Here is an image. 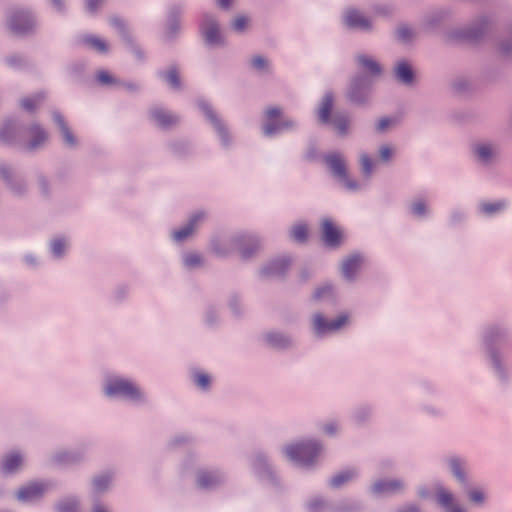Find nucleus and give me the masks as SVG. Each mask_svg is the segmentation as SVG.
<instances>
[{"label": "nucleus", "mask_w": 512, "mask_h": 512, "mask_svg": "<svg viewBox=\"0 0 512 512\" xmlns=\"http://www.w3.org/2000/svg\"><path fill=\"white\" fill-rule=\"evenodd\" d=\"M29 134L32 138L29 143L30 149H35V148L39 147L47 139L46 132L38 126L31 127L29 130Z\"/></svg>", "instance_id": "nucleus-19"}, {"label": "nucleus", "mask_w": 512, "mask_h": 512, "mask_svg": "<svg viewBox=\"0 0 512 512\" xmlns=\"http://www.w3.org/2000/svg\"><path fill=\"white\" fill-rule=\"evenodd\" d=\"M52 1H53V3H54L56 6L60 7V5H61V1H60V0H52Z\"/></svg>", "instance_id": "nucleus-59"}, {"label": "nucleus", "mask_w": 512, "mask_h": 512, "mask_svg": "<svg viewBox=\"0 0 512 512\" xmlns=\"http://www.w3.org/2000/svg\"><path fill=\"white\" fill-rule=\"evenodd\" d=\"M505 207L504 202H496V203H484L481 205V209L483 212L487 214H493L497 211H500Z\"/></svg>", "instance_id": "nucleus-32"}, {"label": "nucleus", "mask_w": 512, "mask_h": 512, "mask_svg": "<svg viewBox=\"0 0 512 512\" xmlns=\"http://www.w3.org/2000/svg\"><path fill=\"white\" fill-rule=\"evenodd\" d=\"M217 477L209 472H201L198 475V485L202 488H208L217 483Z\"/></svg>", "instance_id": "nucleus-25"}, {"label": "nucleus", "mask_w": 512, "mask_h": 512, "mask_svg": "<svg viewBox=\"0 0 512 512\" xmlns=\"http://www.w3.org/2000/svg\"><path fill=\"white\" fill-rule=\"evenodd\" d=\"M109 483H110V477H108L107 475L96 477L93 480L94 490L96 492H102L108 487Z\"/></svg>", "instance_id": "nucleus-30"}, {"label": "nucleus", "mask_w": 512, "mask_h": 512, "mask_svg": "<svg viewBox=\"0 0 512 512\" xmlns=\"http://www.w3.org/2000/svg\"><path fill=\"white\" fill-rule=\"evenodd\" d=\"M332 295V288L329 285L322 286L318 288L314 293V298L316 300L323 299Z\"/></svg>", "instance_id": "nucleus-38"}, {"label": "nucleus", "mask_w": 512, "mask_h": 512, "mask_svg": "<svg viewBox=\"0 0 512 512\" xmlns=\"http://www.w3.org/2000/svg\"><path fill=\"white\" fill-rule=\"evenodd\" d=\"M450 465H451V469L454 473V475L460 480V481H463L464 480V475L461 471V463L458 459H452L450 461Z\"/></svg>", "instance_id": "nucleus-40"}, {"label": "nucleus", "mask_w": 512, "mask_h": 512, "mask_svg": "<svg viewBox=\"0 0 512 512\" xmlns=\"http://www.w3.org/2000/svg\"><path fill=\"white\" fill-rule=\"evenodd\" d=\"M361 166H362V170L363 172L369 176L372 172V166H373V162L372 160L370 159L369 156L367 155H362L361 156Z\"/></svg>", "instance_id": "nucleus-39"}, {"label": "nucleus", "mask_w": 512, "mask_h": 512, "mask_svg": "<svg viewBox=\"0 0 512 512\" xmlns=\"http://www.w3.org/2000/svg\"><path fill=\"white\" fill-rule=\"evenodd\" d=\"M360 80L359 79H355L352 84H351V89H350V92H349V98L351 101L353 102H356V103H359L361 102V98L358 97V91L360 90Z\"/></svg>", "instance_id": "nucleus-34"}, {"label": "nucleus", "mask_w": 512, "mask_h": 512, "mask_svg": "<svg viewBox=\"0 0 512 512\" xmlns=\"http://www.w3.org/2000/svg\"><path fill=\"white\" fill-rule=\"evenodd\" d=\"M84 42L90 46L91 48H93L94 50L98 51V52H106L107 51V45L106 43L101 40L100 38L98 37H95V36H88V37H85L84 39Z\"/></svg>", "instance_id": "nucleus-27"}, {"label": "nucleus", "mask_w": 512, "mask_h": 512, "mask_svg": "<svg viewBox=\"0 0 512 512\" xmlns=\"http://www.w3.org/2000/svg\"><path fill=\"white\" fill-rule=\"evenodd\" d=\"M66 244L63 240L58 239L52 243V252L55 256H61L64 252Z\"/></svg>", "instance_id": "nucleus-41"}, {"label": "nucleus", "mask_w": 512, "mask_h": 512, "mask_svg": "<svg viewBox=\"0 0 512 512\" xmlns=\"http://www.w3.org/2000/svg\"><path fill=\"white\" fill-rule=\"evenodd\" d=\"M201 109L204 111L207 118L212 122L216 130L219 132L221 137L224 139L226 131L223 125L221 124L220 120L216 117V115L213 113L212 109L209 107L208 104H201Z\"/></svg>", "instance_id": "nucleus-20"}, {"label": "nucleus", "mask_w": 512, "mask_h": 512, "mask_svg": "<svg viewBox=\"0 0 512 512\" xmlns=\"http://www.w3.org/2000/svg\"><path fill=\"white\" fill-rule=\"evenodd\" d=\"M348 321L346 315H340L334 321H326L323 316L317 314L313 318V328L317 334H324L327 332L337 331L343 327Z\"/></svg>", "instance_id": "nucleus-5"}, {"label": "nucleus", "mask_w": 512, "mask_h": 512, "mask_svg": "<svg viewBox=\"0 0 512 512\" xmlns=\"http://www.w3.org/2000/svg\"><path fill=\"white\" fill-rule=\"evenodd\" d=\"M166 81L174 88L180 86V78L176 69H170L165 75Z\"/></svg>", "instance_id": "nucleus-31"}, {"label": "nucleus", "mask_w": 512, "mask_h": 512, "mask_svg": "<svg viewBox=\"0 0 512 512\" xmlns=\"http://www.w3.org/2000/svg\"><path fill=\"white\" fill-rule=\"evenodd\" d=\"M265 115L266 123L264 125V133L266 135H272L292 125L289 121L280 120L281 110L277 107L268 108Z\"/></svg>", "instance_id": "nucleus-4"}, {"label": "nucleus", "mask_w": 512, "mask_h": 512, "mask_svg": "<svg viewBox=\"0 0 512 512\" xmlns=\"http://www.w3.org/2000/svg\"><path fill=\"white\" fill-rule=\"evenodd\" d=\"M100 3L101 0H87V9L91 12H94Z\"/></svg>", "instance_id": "nucleus-51"}, {"label": "nucleus", "mask_w": 512, "mask_h": 512, "mask_svg": "<svg viewBox=\"0 0 512 512\" xmlns=\"http://www.w3.org/2000/svg\"><path fill=\"white\" fill-rule=\"evenodd\" d=\"M196 384L201 388H207L210 384V378L206 374H197L195 376Z\"/></svg>", "instance_id": "nucleus-44"}, {"label": "nucleus", "mask_w": 512, "mask_h": 512, "mask_svg": "<svg viewBox=\"0 0 512 512\" xmlns=\"http://www.w3.org/2000/svg\"><path fill=\"white\" fill-rule=\"evenodd\" d=\"M93 512H107L106 509L100 505H97L94 507V511Z\"/></svg>", "instance_id": "nucleus-55"}, {"label": "nucleus", "mask_w": 512, "mask_h": 512, "mask_svg": "<svg viewBox=\"0 0 512 512\" xmlns=\"http://www.w3.org/2000/svg\"><path fill=\"white\" fill-rule=\"evenodd\" d=\"M321 228L323 241L326 245L336 247L341 243L342 232L331 220L324 219Z\"/></svg>", "instance_id": "nucleus-6"}, {"label": "nucleus", "mask_w": 512, "mask_h": 512, "mask_svg": "<svg viewBox=\"0 0 512 512\" xmlns=\"http://www.w3.org/2000/svg\"><path fill=\"white\" fill-rule=\"evenodd\" d=\"M6 173H7V171H6V169H5V168H1V169H0V174H1L3 177H6Z\"/></svg>", "instance_id": "nucleus-58"}, {"label": "nucleus", "mask_w": 512, "mask_h": 512, "mask_svg": "<svg viewBox=\"0 0 512 512\" xmlns=\"http://www.w3.org/2000/svg\"><path fill=\"white\" fill-rule=\"evenodd\" d=\"M395 74L398 80L405 84H410L413 80V71L410 65L405 61H401L397 64Z\"/></svg>", "instance_id": "nucleus-16"}, {"label": "nucleus", "mask_w": 512, "mask_h": 512, "mask_svg": "<svg viewBox=\"0 0 512 512\" xmlns=\"http://www.w3.org/2000/svg\"><path fill=\"white\" fill-rule=\"evenodd\" d=\"M400 512H418V509L415 506H409Z\"/></svg>", "instance_id": "nucleus-54"}, {"label": "nucleus", "mask_w": 512, "mask_h": 512, "mask_svg": "<svg viewBox=\"0 0 512 512\" xmlns=\"http://www.w3.org/2000/svg\"><path fill=\"white\" fill-rule=\"evenodd\" d=\"M403 484L398 480L378 481L373 485V491L377 494L394 493L402 489Z\"/></svg>", "instance_id": "nucleus-15"}, {"label": "nucleus", "mask_w": 512, "mask_h": 512, "mask_svg": "<svg viewBox=\"0 0 512 512\" xmlns=\"http://www.w3.org/2000/svg\"><path fill=\"white\" fill-rule=\"evenodd\" d=\"M326 164L330 168V170L333 172V174L338 177L345 186L350 189L354 190L358 187L356 182L351 181L348 178L347 172H346V164L343 159V157L339 154L333 153L330 155H327L325 158Z\"/></svg>", "instance_id": "nucleus-2"}, {"label": "nucleus", "mask_w": 512, "mask_h": 512, "mask_svg": "<svg viewBox=\"0 0 512 512\" xmlns=\"http://www.w3.org/2000/svg\"><path fill=\"white\" fill-rule=\"evenodd\" d=\"M33 27V20L26 12L15 13L10 20V28L16 34H24Z\"/></svg>", "instance_id": "nucleus-7"}, {"label": "nucleus", "mask_w": 512, "mask_h": 512, "mask_svg": "<svg viewBox=\"0 0 512 512\" xmlns=\"http://www.w3.org/2000/svg\"><path fill=\"white\" fill-rule=\"evenodd\" d=\"M475 153L481 161L486 162L493 156V149L489 145L482 144L475 148Z\"/></svg>", "instance_id": "nucleus-28"}, {"label": "nucleus", "mask_w": 512, "mask_h": 512, "mask_svg": "<svg viewBox=\"0 0 512 512\" xmlns=\"http://www.w3.org/2000/svg\"><path fill=\"white\" fill-rule=\"evenodd\" d=\"M248 24V19L245 16H238L233 22V28L236 31H243Z\"/></svg>", "instance_id": "nucleus-42"}, {"label": "nucleus", "mask_w": 512, "mask_h": 512, "mask_svg": "<svg viewBox=\"0 0 512 512\" xmlns=\"http://www.w3.org/2000/svg\"><path fill=\"white\" fill-rule=\"evenodd\" d=\"M362 264V258L359 255H352L342 263V273L345 278L352 279Z\"/></svg>", "instance_id": "nucleus-12"}, {"label": "nucleus", "mask_w": 512, "mask_h": 512, "mask_svg": "<svg viewBox=\"0 0 512 512\" xmlns=\"http://www.w3.org/2000/svg\"><path fill=\"white\" fill-rule=\"evenodd\" d=\"M202 34L209 44H217L221 41L218 25L211 17L205 16L201 25Z\"/></svg>", "instance_id": "nucleus-10"}, {"label": "nucleus", "mask_w": 512, "mask_h": 512, "mask_svg": "<svg viewBox=\"0 0 512 512\" xmlns=\"http://www.w3.org/2000/svg\"><path fill=\"white\" fill-rule=\"evenodd\" d=\"M320 452L321 446L316 442L299 443L286 448L288 458L303 466L313 464Z\"/></svg>", "instance_id": "nucleus-1"}, {"label": "nucleus", "mask_w": 512, "mask_h": 512, "mask_svg": "<svg viewBox=\"0 0 512 512\" xmlns=\"http://www.w3.org/2000/svg\"><path fill=\"white\" fill-rule=\"evenodd\" d=\"M241 253L244 258H247L251 255V253L248 252L246 249H242Z\"/></svg>", "instance_id": "nucleus-56"}, {"label": "nucleus", "mask_w": 512, "mask_h": 512, "mask_svg": "<svg viewBox=\"0 0 512 512\" xmlns=\"http://www.w3.org/2000/svg\"><path fill=\"white\" fill-rule=\"evenodd\" d=\"M251 62H252L253 67L258 70L264 69L267 65V61L261 56L253 57Z\"/></svg>", "instance_id": "nucleus-47"}, {"label": "nucleus", "mask_w": 512, "mask_h": 512, "mask_svg": "<svg viewBox=\"0 0 512 512\" xmlns=\"http://www.w3.org/2000/svg\"><path fill=\"white\" fill-rule=\"evenodd\" d=\"M334 430H335V428H334L333 426H327V427L325 428V431H326L327 433H333V432H334Z\"/></svg>", "instance_id": "nucleus-57"}, {"label": "nucleus", "mask_w": 512, "mask_h": 512, "mask_svg": "<svg viewBox=\"0 0 512 512\" xmlns=\"http://www.w3.org/2000/svg\"><path fill=\"white\" fill-rule=\"evenodd\" d=\"M44 97L36 95L33 98H25L21 101V106L27 111H33L42 101Z\"/></svg>", "instance_id": "nucleus-29"}, {"label": "nucleus", "mask_w": 512, "mask_h": 512, "mask_svg": "<svg viewBox=\"0 0 512 512\" xmlns=\"http://www.w3.org/2000/svg\"><path fill=\"white\" fill-rule=\"evenodd\" d=\"M354 477H355L354 471H352V470L345 471V472L339 473L336 476H334L330 481V485L334 488H338V487L342 486L343 484L352 480Z\"/></svg>", "instance_id": "nucleus-23"}, {"label": "nucleus", "mask_w": 512, "mask_h": 512, "mask_svg": "<svg viewBox=\"0 0 512 512\" xmlns=\"http://www.w3.org/2000/svg\"><path fill=\"white\" fill-rule=\"evenodd\" d=\"M108 396L123 395L132 399L140 397L139 389L130 381L125 379H113L109 381L105 388Z\"/></svg>", "instance_id": "nucleus-3"}, {"label": "nucleus", "mask_w": 512, "mask_h": 512, "mask_svg": "<svg viewBox=\"0 0 512 512\" xmlns=\"http://www.w3.org/2000/svg\"><path fill=\"white\" fill-rule=\"evenodd\" d=\"M333 123L340 134H345L347 132L349 121L345 117H335Z\"/></svg>", "instance_id": "nucleus-35"}, {"label": "nucleus", "mask_w": 512, "mask_h": 512, "mask_svg": "<svg viewBox=\"0 0 512 512\" xmlns=\"http://www.w3.org/2000/svg\"><path fill=\"white\" fill-rule=\"evenodd\" d=\"M289 266V261L286 259L278 260L273 263L269 267H266L263 270V273L265 275H273L283 272L284 269H286Z\"/></svg>", "instance_id": "nucleus-24"}, {"label": "nucleus", "mask_w": 512, "mask_h": 512, "mask_svg": "<svg viewBox=\"0 0 512 512\" xmlns=\"http://www.w3.org/2000/svg\"><path fill=\"white\" fill-rule=\"evenodd\" d=\"M77 507L78 505L75 500H65L59 504V512H76Z\"/></svg>", "instance_id": "nucleus-36"}, {"label": "nucleus", "mask_w": 512, "mask_h": 512, "mask_svg": "<svg viewBox=\"0 0 512 512\" xmlns=\"http://www.w3.org/2000/svg\"><path fill=\"white\" fill-rule=\"evenodd\" d=\"M393 124V120L391 118L385 117L378 121L376 125V129L379 132L385 131L389 126Z\"/></svg>", "instance_id": "nucleus-45"}, {"label": "nucleus", "mask_w": 512, "mask_h": 512, "mask_svg": "<svg viewBox=\"0 0 512 512\" xmlns=\"http://www.w3.org/2000/svg\"><path fill=\"white\" fill-rule=\"evenodd\" d=\"M54 119H55V122L58 124V126L61 129L65 141L69 145H74L76 140H75L73 134L71 133V131L69 130V128L67 127V125L65 124L62 116L59 114H55Z\"/></svg>", "instance_id": "nucleus-22"}, {"label": "nucleus", "mask_w": 512, "mask_h": 512, "mask_svg": "<svg viewBox=\"0 0 512 512\" xmlns=\"http://www.w3.org/2000/svg\"><path fill=\"white\" fill-rule=\"evenodd\" d=\"M470 500L475 503H482L484 501V494L480 490H472L469 493Z\"/></svg>", "instance_id": "nucleus-48"}, {"label": "nucleus", "mask_w": 512, "mask_h": 512, "mask_svg": "<svg viewBox=\"0 0 512 512\" xmlns=\"http://www.w3.org/2000/svg\"><path fill=\"white\" fill-rule=\"evenodd\" d=\"M413 36V32L410 28L406 26H402L397 30V37L399 40L406 42L410 40Z\"/></svg>", "instance_id": "nucleus-37"}, {"label": "nucleus", "mask_w": 512, "mask_h": 512, "mask_svg": "<svg viewBox=\"0 0 512 512\" xmlns=\"http://www.w3.org/2000/svg\"><path fill=\"white\" fill-rule=\"evenodd\" d=\"M358 61L359 64L372 75H379L381 73L380 65L374 60L366 56H359Z\"/></svg>", "instance_id": "nucleus-21"}, {"label": "nucleus", "mask_w": 512, "mask_h": 512, "mask_svg": "<svg viewBox=\"0 0 512 512\" xmlns=\"http://www.w3.org/2000/svg\"><path fill=\"white\" fill-rule=\"evenodd\" d=\"M7 130H8V128H7V127L3 128V129L1 130V132H0V138H1L2 140H7V138H8V137H7V135H6Z\"/></svg>", "instance_id": "nucleus-53"}, {"label": "nucleus", "mask_w": 512, "mask_h": 512, "mask_svg": "<svg viewBox=\"0 0 512 512\" xmlns=\"http://www.w3.org/2000/svg\"><path fill=\"white\" fill-rule=\"evenodd\" d=\"M267 340L276 347H283L288 343V340L284 336L277 333L269 334Z\"/></svg>", "instance_id": "nucleus-33"}, {"label": "nucleus", "mask_w": 512, "mask_h": 512, "mask_svg": "<svg viewBox=\"0 0 512 512\" xmlns=\"http://www.w3.org/2000/svg\"><path fill=\"white\" fill-rule=\"evenodd\" d=\"M333 107V96L331 93H327L319 106L318 118L322 123L330 122V114Z\"/></svg>", "instance_id": "nucleus-14"}, {"label": "nucleus", "mask_w": 512, "mask_h": 512, "mask_svg": "<svg viewBox=\"0 0 512 512\" xmlns=\"http://www.w3.org/2000/svg\"><path fill=\"white\" fill-rule=\"evenodd\" d=\"M344 22L350 28L368 30L371 27L370 20L356 9L347 10L344 16Z\"/></svg>", "instance_id": "nucleus-8"}, {"label": "nucleus", "mask_w": 512, "mask_h": 512, "mask_svg": "<svg viewBox=\"0 0 512 512\" xmlns=\"http://www.w3.org/2000/svg\"><path fill=\"white\" fill-rule=\"evenodd\" d=\"M393 151L389 146L380 148V157L383 161H388L392 157Z\"/></svg>", "instance_id": "nucleus-49"}, {"label": "nucleus", "mask_w": 512, "mask_h": 512, "mask_svg": "<svg viewBox=\"0 0 512 512\" xmlns=\"http://www.w3.org/2000/svg\"><path fill=\"white\" fill-rule=\"evenodd\" d=\"M292 238L297 242H304L308 236V229L304 224H297L291 230Z\"/></svg>", "instance_id": "nucleus-26"}, {"label": "nucleus", "mask_w": 512, "mask_h": 512, "mask_svg": "<svg viewBox=\"0 0 512 512\" xmlns=\"http://www.w3.org/2000/svg\"><path fill=\"white\" fill-rule=\"evenodd\" d=\"M97 80L102 84L114 83L113 77L107 71H99L97 73Z\"/></svg>", "instance_id": "nucleus-43"}, {"label": "nucleus", "mask_w": 512, "mask_h": 512, "mask_svg": "<svg viewBox=\"0 0 512 512\" xmlns=\"http://www.w3.org/2000/svg\"><path fill=\"white\" fill-rule=\"evenodd\" d=\"M151 117L161 128L167 129L176 125L179 121L178 116L166 111L163 108H155L151 111Z\"/></svg>", "instance_id": "nucleus-9"}, {"label": "nucleus", "mask_w": 512, "mask_h": 512, "mask_svg": "<svg viewBox=\"0 0 512 512\" xmlns=\"http://www.w3.org/2000/svg\"><path fill=\"white\" fill-rule=\"evenodd\" d=\"M232 0H217V3L222 8H228Z\"/></svg>", "instance_id": "nucleus-52"}, {"label": "nucleus", "mask_w": 512, "mask_h": 512, "mask_svg": "<svg viewBox=\"0 0 512 512\" xmlns=\"http://www.w3.org/2000/svg\"><path fill=\"white\" fill-rule=\"evenodd\" d=\"M310 508H311V510H313V511H314V510H316V503H311V504H310Z\"/></svg>", "instance_id": "nucleus-60"}, {"label": "nucleus", "mask_w": 512, "mask_h": 512, "mask_svg": "<svg viewBox=\"0 0 512 512\" xmlns=\"http://www.w3.org/2000/svg\"><path fill=\"white\" fill-rule=\"evenodd\" d=\"M202 219H203V214H201V213L195 214L190 219L189 223L186 226H184L183 228H181L179 230H176L173 233L174 240L175 241H183L184 239H186L188 236H190L194 232L196 224Z\"/></svg>", "instance_id": "nucleus-13"}, {"label": "nucleus", "mask_w": 512, "mask_h": 512, "mask_svg": "<svg viewBox=\"0 0 512 512\" xmlns=\"http://www.w3.org/2000/svg\"><path fill=\"white\" fill-rule=\"evenodd\" d=\"M184 262L186 266L193 267L200 263V257L197 254H189L185 257Z\"/></svg>", "instance_id": "nucleus-46"}, {"label": "nucleus", "mask_w": 512, "mask_h": 512, "mask_svg": "<svg viewBox=\"0 0 512 512\" xmlns=\"http://www.w3.org/2000/svg\"><path fill=\"white\" fill-rule=\"evenodd\" d=\"M412 211L416 215H423L426 211L425 204L421 201L414 203L412 206Z\"/></svg>", "instance_id": "nucleus-50"}, {"label": "nucleus", "mask_w": 512, "mask_h": 512, "mask_svg": "<svg viewBox=\"0 0 512 512\" xmlns=\"http://www.w3.org/2000/svg\"><path fill=\"white\" fill-rule=\"evenodd\" d=\"M45 485L41 483H32L18 491V499L21 501H32L41 497L45 491Z\"/></svg>", "instance_id": "nucleus-11"}, {"label": "nucleus", "mask_w": 512, "mask_h": 512, "mask_svg": "<svg viewBox=\"0 0 512 512\" xmlns=\"http://www.w3.org/2000/svg\"><path fill=\"white\" fill-rule=\"evenodd\" d=\"M21 464V456L19 454L12 453L4 458L2 469L5 473H13L21 466Z\"/></svg>", "instance_id": "nucleus-18"}, {"label": "nucleus", "mask_w": 512, "mask_h": 512, "mask_svg": "<svg viewBox=\"0 0 512 512\" xmlns=\"http://www.w3.org/2000/svg\"><path fill=\"white\" fill-rule=\"evenodd\" d=\"M437 500H438V503L441 506H443L444 508L448 509L449 512H465L460 507H452L453 495L444 489H440L438 491Z\"/></svg>", "instance_id": "nucleus-17"}]
</instances>
